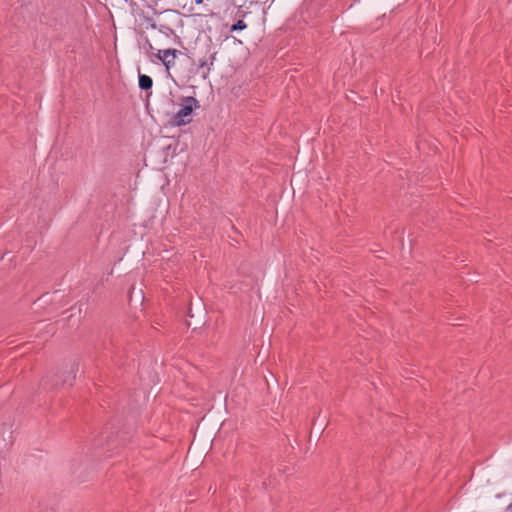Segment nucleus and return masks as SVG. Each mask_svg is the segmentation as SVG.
Instances as JSON below:
<instances>
[{
	"instance_id": "7ed1b4c3",
	"label": "nucleus",
	"mask_w": 512,
	"mask_h": 512,
	"mask_svg": "<svg viewBox=\"0 0 512 512\" xmlns=\"http://www.w3.org/2000/svg\"><path fill=\"white\" fill-rule=\"evenodd\" d=\"M79 370V363L76 361L70 362L66 366V370L62 375V383L72 385L73 381L76 379V374Z\"/></svg>"
},
{
	"instance_id": "39448f33",
	"label": "nucleus",
	"mask_w": 512,
	"mask_h": 512,
	"mask_svg": "<svg viewBox=\"0 0 512 512\" xmlns=\"http://www.w3.org/2000/svg\"><path fill=\"white\" fill-rule=\"evenodd\" d=\"M247 27L243 20H238L231 28L232 31L243 30Z\"/></svg>"
},
{
	"instance_id": "423d86ee",
	"label": "nucleus",
	"mask_w": 512,
	"mask_h": 512,
	"mask_svg": "<svg viewBox=\"0 0 512 512\" xmlns=\"http://www.w3.org/2000/svg\"><path fill=\"white\" fill-rule=\"evenodd\" d=\"M507 512H512V503L508 505Z\"/></svg>"
},
{
	"instance_id": "20e7f679",
	"label": "nucleus",
	"mask_w": 512,
	"mask_h": 512,
	"mask_svg": "<svg viewBox=\"0 0 512 512\" xmlns=\"http://www.w3.org/2000/svg\"><path fill=\"white\" fill-rule=\"evenodd\" d=\"M153 81L152 78L148 75H140L139 76V87L143 90H148L152 87Z\"/></svg>"
},
{
	"instance_id": "f03ea898",
	"label": "nucleus",
	"mask_w": 512,
	"mask_h": 512,
	"mask_svg": "<svg viewBox=\"0 0 512 512\" xmlns=\"http://www.w3.org/2000/svg\"><path fill=\"white\" fill-rule=\"evenodd\" d=\"M178 53L179 51L176 49H164L159 50L156 56L165 65L167 71H169L175 65V59Z\"/></svg>"
},
{
	"instance_id": "0eeeda50",
	"label": "nucleus",
	"mask_w": 512,
	"mask_h": 512,
	"mask_svg": "<svg viewBox=\"0 0 512 512\" xmlns=\"http://www.w3.org/2000/svg\"><path fill=\"white\" fill-rule=\"evenodd\" d=\"M198 3H200L202 0H196Z\"/></svg>"
},
{
	"instance_id": "f257e3e1",
	"label": "nucleus",
	"mask_w": 512,
	"mask_h": 512,
	"mask_svg": "<svg viewBox=\"0 0 512 512\" xmlns=\"http://www.w3.org/2000/svg\"><path fill=\"white\" fill-rule=\"evenodd\" d=\"M180 108L170 119L169 124L173 127L187 125L192 121V113L200 107L196 98L188 96L181 97Z\"/></svg>"
}]
</instances>
